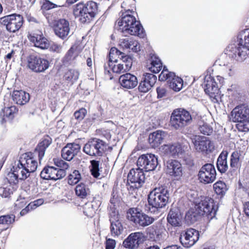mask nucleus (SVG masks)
Instances as JSON below:
<instances>
[{"label": "nucleus", "mask_w": 249, "mask_h": 249, "mask_svg": "<svg viewBox=\"0 0 249 249\" xmlns=\"http://www.w3.org/2000/svg\"><path fill=\"white\" fill-rule=\"evenodd\" d=\"M132 65L131 57L125 55L115 48H112L109 52L108 62L104 65L105 73H110L109 68L113 72L123 73L129 71Z\"/></svg>", "instance_id": "1"}, {"label": "nucleus", "mask_w": 249, "mask_h": 249, "mask_svg": "<svg viewBox=\"0 0 249 249\" xmlns=\"http://www.w3.org/2000/svg\"><path fill=\"white\" fill-rule=\"evenodd\" d=\"M217 208L213 199L208 198L190 209L186 213L185 219L190 223H194L201 216L206 214L208 218L214 217Z\"/></svg>", "instance_id": "2"}, {"label": "nucleus", "mask_w": 249, "mask_h": 249, "mask_svg": "<svg viewBox=\"0 0 249 249\" xmlns=\"http://www.w3.org/2000/svg\"><path fill=\"white\" fill-rule=\"evenodd\" d=\"M124 14L116 23L115 28L125 36L130 35L142 37L144 36L143 29L140 21L133 15Z\"/></svg>", "instance_id": "3"}, {"label": "nucleus", "mask_w": 249, "mask_h": 249, "mask_svg": "<svg viewBox=\"0 0 249 249\" xmlns=\"http://www.w3.org/2000/svg\"><path fill=\"white\" fill-rule=\"evenodd\" d=\"M98 11V4L93 0L86 3L80 2L73 6V13L79 18L82 23L89 22L95 16Z\"/></svg>", "instance_id": "4"}, {"label": "nucleus", "mask_w": 249, "mask_h": 249, "mask_svg": "<svg viewBox=\"0 0 249 249\" xmlns=\"http://www.w3.org/2000/svg\"><path fill=\"white\" fill-rule=\"evenodd\" d=\"M231 120L238 123L237 127L239 131H249V104H243L235 107L231 113Z\"/></svg>", "instance_id": "5"}, {"label": "nucleus", "mask_w": 249, "mask_h": 249, "mask_svg": "<svg viewBox=\"0 0 249 249\" xmlns=\"http://www.w3.org/2000/svg\"><path fill=\"white\" fill-rule=\"evenodd\" d=\"M169 198V194L167 187L161 186L155 188L150 192L148 196V202L153 208L160 209L167 205Z\"/></svg>", "instance_id": "6"}, {"label": "nucleus", "mask_w": 249, "mask_h": 249, "mask_svg": "<svg viewBox=\"0 0 249 249\" xmlns=\"http://www.w3.org/2000/svg\"><path fill=\"white\" fill-rule=\"evenodd\" d=\"M192 122L190 113L182 108L175 109L170 117V124L176 130H180Z\"/></svg>", "instance_id": "7"}, {"label": "nucleus", "mask_w": 249, "mask_h": 249, "mask_svg": "<svg viewBox=\"0 0 249 249\" xmlns=\"http://www.w3.org/2000/svg\"><path fill=\"white\" fill-rule=\"evenodd\" d=\"M107 149L106 143L103 141L93 138L86 143L83 151L91 156H101Z\"/></svg>", "instance_id": "8"}, {"label": "nucleus", "mask_w": 249, "mask_h": 249, "mask_svg": "<svg viewBox=\"0 0 249 249\" xmlns=\"http://www.w3.org/2000/svg\"><path fill=\"white\" fill-rule=\"evenodd\" d=\"M0 23L5 26L8 32L15 33L22 26L23 18L20 15L11 14L0 18Z\"/></svg>", "instance_id": "9"}, {"label": "nucleus", "mask_w": 249, "mask_h": 249, "mask_svg": "<svg viewBox=\"0 0 249 249\" xmlns=\"http://www.w3.org/2000/svg\"><path fill=\"white\" fill-rule=\"evenodd\" d=\"M159 79L161 81H167L169 87L175 91H179L182 88V79L176 76L175 73L169 71L165 66L159 75Z\"/></svg>", "instance_id": "10"}, {"label": "nucleus", "mask_w": 249, "mask_h": 249, "mask_svg": "<svg viewBox=\"0 0 249 249\" xmlns=\"http://www.w3.org/2000/svg\"><path fill=\"white\" fill-rule=\"evenodd\" d=\"M127 218L130 221L133 222L136 225L145 227L152 224L155 219L149 216L144 213L139 211L137 209H131L129 210V213H127Z\"/></svg>", "instance_id": "11"}, {"label": "nucleus", "mask_w": 249, "mask_h": 249, "mask_svg": "<svg viewBox=\"0 0 249 249\" xmlns=\"http://www.w3.org/2000/svg\"><path fill=\"white\" fill-rule=\"evenodd\" d=\"M248 49L239 44V41L230 44L226 48V54L237 61L242 62L248 55Z\"/></svg>", "instance_id": "12"}, {"label": "nucleus", "mask_w": 249, "mask_h": 249, "mask_svg": "<svg viewBox=\"0 0 249 249\" xmlns=\"http://www.w3.org/2000/svg\"><path fill=\"white\" fill-rule=\"evenodd\" d=\"M216 172L214 165L211 163H206L200 169L198 173V178L201 183L210 184L216 179Z\"/></svg>", "instance_id": "13"}, {"label": "nucleus", "mask_w": 249, "mask_h": 249, "mask_svg": "<svg viewBox=\"0 0 249 249\" xmlns=\"http://www.w3.org/2000/svg\"><path fill=\"white\" fill-rule=\"evenodd\" d=\"M137 165L145 172L154 171L158 165V158L152 154L142 155L137 161Z\"/></svg>", "instance_id": "14"}, {"label": "nucleus", "mask_w": 249, "mask_h": 249, "mask_svg": "<svg viewBox=\"0 0 249 249\" xmlns=\"http://www.w3.org/2000/svg\"><path fill=\"white\" fill-rule=\"evenodd\" d=\"M192 142L195 149L198 152L209 153L214 149V145L208 138L200 136H194Z\"/></svg>", "instance_id": "15"}, {"label": "nucleus", "mask_w": 249, "mask_h": 249, "mask_svg": "<svg viewBox=\"0 0 249 249\" xmlns=\"http://www.w3.org/2000/svg\"><path fill=\"white\" fill-rule=\"evenodd\" d=\"M199 233L198 231L190 228L182 232L180 235L179 240L182 245L186 248H190L198 240Z\"/></svg>", "instance_id": "16"}, {"label": "nucleus", "mask_w": 249, "mask_h": 249, "mask_svg": "<svg viewBox=\"0 0 249 249\" xmlns=\"http://www.w3.org/2000/svg\"><path fill=\"white\" fill-rule=\"evenodd\" d=\"M145 240V236L142 232L131 233L124 241L123 245L129 249H135L142 244Z\"/></svg>", "instance_id": "17"}, {"label": "nucleus", "mask_w": 249, "mask_h": 249, "mask_svg": "<svg viewBox=\"0 0 249 249\" xmlns=\"http://www.w3.org/2000/svg\"><path fill=\"white\" fill-rule=\"evenodd\" d=\"M215 65L221 67L220 70L225 76H231L235 73L234 64L231 60L225 58V55L215 61Z\"/></svg>", "instance_id": "18"}, {"label": "nucleus", "mask_w": 249, "mask_h": 249, "mask_svg": "<svg viewBox=\"0 0 249 249\" xmlns=\"http://www.w3.org/2000/svg\"><path fill=\"white\" fill-rule=\"evenodd\" d=\"M109 221L110 223V232L112 236H118L122 233L124 228L120 220L118 212L112 209L109 214Z\"/></svg>", "instance_id": "19"}, {"label": "nucleus", "mask_w": 249, "mask_h": 249, "mask_svg": "<svg viewBox=\"0 0 249 249\" xmlns=\"http://www.w3.org/2000/svg\"><path fill=\"white\" fill-rule=\"evenodd\" d=\"M165 170L166 173L176 178H179L183 174V167L181 164L178 160H168L165 163Z\"/></svg>", "instance_id": "20"}, {"label": "nucleus", "mask_w": 249, "mask_h": 249, "mask_svg": "<svg viewBox=\"0 0 249 249\" xmlns=\"http://www.w3.org/2000/svg\"><path fill=\"white\" fill-rule=\"evenodd\" d=\"M28 62L29 68L36 72H43L49 67V61L40 57L30 56L28 59Z\"/></svg>", "instance_id": "21"}, {"label": "nucleus", "mask_w": 249, "mask_h": 249, "mask_svg": "<svg viewBox=\"0 0 249 249\" xmlns=\"http://www.w3.org/2000/svg\"><path fill=\"white\" fill-rule=\"evenodd\" d=\"M30 41L36 47L41 49H48L50 46L49 41L46 38L40 31L30 33L28 36Z\"/></svg>", "instance_id": "22"}, {"label": "nucleus", "mask_w": 249, "mask_h": 249, "mask_svg": "<svg viewBox=\"0 0 249 249\" xmlns=\"http://www.w3.org/2000/svg\"><path fill=\"white\" fill-rule=\"evenodd\" d=\"M145 179L143 171L138 167L136 169H132L130 170L127 176V181L132 183L135 184V187L142 186L144 182Z\"/></svg>", "instance_id": "23"}, {"label": "nucleus", "mask_w": 249, "mask_h": 249, "mask_svg": "<svg viewBox=\"0 0 249 249\" xmlns=\"http://www.w3.org/2000/svg\"><path fill=\"white\" fill-rule=\"evenodd\" d=\"M18 161L20 162L21 166H23L29 174L31 173L34 172L37 169V162L31 153L22 154Z\"/></svg>", "instance_id": "24"}, {"label": "nucleus", "mask_w": 249, "mask_h": 249, "mask_svg": "<svg viewBox=\"0 0 249 249\" xmlns=\"http://www.w3.org/2000/svg\"><path fill=\"white\" fill-rule=\"evenodd\" d=\"M157 76L152 73H146L140 83L138 89L140 92H146L154 85Z\"/></svg>", "instance_id": "25"}, {"label": "nucleus", "mask_w": 249, "mask_h": 249, "mask_svg": "<svg viewBox=\"0 0 249 249\" xmlns=\"http://www.w3.org/2000/svg\"><path fill=\"white\" fill-rule=\"evenodd\" d=\"M41 177L44 179L57 180L62 177V170L53 166L45 167L40 173Z\"/></svg>", "instance_id": "26"}, {"label": "nucleus", "mask_w": 249, "mask_h": 249, "mask_svg": "<svg viewBox=\"0 0 249 249\" xmlns=\"http://www.w3.org/2000/svg\"><path fill=\"white\" fill-rule=\"evenodd\" d=\"M202 85L205 93L212 97L215 96V94L218 93L219 89L217 83L213 78L210 75L205 76Z\"/></svg>", "instance_id": "27"}, {"label": "nucleus", "mask_w": 249, "mask_h": 249, "mask_svg": "<svg viewBox=\"0 0 249 249\" xmlns=\"http://www.w3.org/2000/svg\"><path fill=\"white\" fill-rule=\"evenodd\" d=\"M119 80L121 86L126 89H132L138 85L137 78L130 73L121 75Z\"/></svg>", "instance_id": "28"}, {"label": "nucleus", "mask_w": 249, "mask_h": 249, "mask_svg": "<svg viewBox=\"0 0 249 249\" xmlns=\"http://www.w3.org/2000/svg\"><path fill=\"white\" fill-rule=\"evenodd\" d=\"M167 220L172 226L180 227L182 225V216L179 210L176 207L170 209Z\"/></svg>", "instance_id": "29"}, {"label": "nucleus", "mask_w": 249, "mask_h": 249, "mask_svg": "<svg viewBox=\"0 0 249 249\" xmlns=\"http://www.w3.org/2000/svg\"><path fill=\"white\" fill-rule=\"evenodd\" d=\"M11 96L13 102L20 106L26 104L30 100L29 94L22 90H14Z\"/></svg>", "instance_id": "30"}, {"label": "nucleus", "mask_w": 249, "mask_h": 249, "mask_svg": "<svg viewBox=\"0 0 249 249\" xmlns=\"http://www.w3.org/2000/svg\"><path fill=\"white\" fill-rule=\"evenodd\" d=\"M166 133L162 131L158 130L151 133L149 136V142L153 148L158 147L162 142Z\"/></svg>", "instance_id": "31"}, {"label": "nucleus", "mask_w": 249, "mask_h": 249, "mask_svg": "<svg viewBox=\"0 0 249 249\" xmlns=\"http://www.w3.org/2000/svg\"><path fill=\"white\" fill-rule=\"evenodd\" d=\"M18 112V108L15 106L5 107L1 109L0 116L3 121H9L15 117Z\"/></svg>", "instance_id": "32"}, {"label": "nucleus", "mask_w": 249, "mask_h": 249, "mask_svg": "<svg viewBox=\"0 0 249 249\" xmlns=\"http://www.w3.org/2000/svg\"><path fill=\"white\" fill-rule=\"evenodd\" d=\"M228 154L229 152L227 150H223L217 158L216 166L221 173H225L228 169L227 163Z\"/></svg>", "instance_id": "33"}, {"label": "nucleus", "mask_w": 249, "mask_h": 249, "mask_svg": "<svg viewBox=\"0 0 249 249\" xmlns=\"http://www.w3.org/2000/svg\"><path fill=\"white\" fill-rule=\"evenodd\" d=\"M119 45L124 50H128L130 48V46H133V52L137 53L141 50V46L140 43L136 40L132 39L123 38L121 39L119 41Z\"/></svg>", "instance_id": "34"}, {"label": "nucleus", "mask_w": 249, "mask_h": 249, "mask_svg": "<svg viewBox=\"0 0 249 249\" xmlns=\"http://www.w3.org/2000/svg\"><path fill=\"white\" fill-rule=\"evenodd\" d=\"M239 44L243 45L245 48L248 49L249 52V29H245L241 31L237 36Z\"/></svg>", "instance_id": "35"}, {"label": "nucleus", "mask_w": 249, "mask_h": 249, "mask_svg": "<svg viewBox=\"0 0 249 249\" xmlns=\"http://www.w3.org/2000/svg\"><path fill=\"white\" fill-rule=\"evenodd\" d=\"M150 61V66L149 67V69L154 73L159 72L162 68V63L159 58L153 55L151 56Z\"/></svg>", "instance_id": "36"}, {"label": "nucleus", "mask_w": 249, "mask_h": 249, "mask_svg": "<svg viewBox=\"0 0 249 249\" xmlns=\"http://www.w3.org/2000/svg\"><path fill=\"white\" fill-rule=\"evenodd\" d=\"M13 169L15 173L18 175L19 179L24 180L27 178L30 174L24 168L23 166H21L20 162L18 161L17 164H15L13 167Z\"/></svg>", "instance_id": "37"}, {"label": "nucleus", "mask_w": 249, "mask_h": 249, "mask_svg": "<svg viewBox=\"0 0 249 249\" xmlns=\"http://www.w3.org/2000/svg\"><path fill=\"white\" fill-rule=\"evenodd\" d=\"M76 152V148H74L73 144H67L63 147V159L68 161L71 160L73 158Z\"/></svg>", "instance_id": "38"}, {"label": "nucleus", "mask_w": 249, "mask_h": 249, "mask_svg": "<svg viewBox=\"0 0 249 249\" xmlns=\"http://www.w3.org/2000/svg\"><path fill=\"white\" fill-rule=\"evenodd\" d=\"M241 154L238 151H234L232 153L230 157V166L235 170L241 166Z\"/></svg>", "instance_id": "39"}, {"label": "nucleus", "mask_w": 249, "mask_h": 249, "mask_svg": "<svg viewBox=\"0 0 249 249\" xmlns=\"http://www.w3.org/2000/svg\"><path fill=\"white\" fill-rule=\"evenodd\" d=\"M79 73L75 70H69L65 72L64 77L68 83H71V85L77 80L79 77Z\"/></svg>", "instance_id": "40"}, {"label": "nucleus", "mask_w": 249, "mask_h": 249, "mask_svg": "<svg viewBox=\"0 0 249 249\" xmlns=\"http://www.w3.org/2000/svg\"><path fill=\"white\" fill-rule=\"evenodd\" d=\"M214 191L218 195L223 196L228 190L227 185L222 181H218L213 185Z\"/></svg>", "instance_id": "41"}, {"label": "nucleus", "mask_w": 249, "mask_h": 249, "mask_svg": "<svg viewBox=\"0 0 249 249\" xmlns=\"http://www.w3.org/2000/svg\"><path fill=\"white\" fill-rule=\"evenodd\" d=\"M97 210V206L96 202H91L86 204L84 208V213L87 216L92 217L94 216Z\"/></svg>", "instance_id": "42"}, {"label": "nucleus", "mask_w": 249, "mask_h": 249, "mask_svg": "<svg viewBox=\"0 0 249 249\" xmlns=\"http://www.w3.org/2000/svg\"><path fill=\"white\" fill-rule=\"evenodd\" d=\"M51 142V138L47 137L39 142L36 148V150L38 151L39 157L44 156L45 149L50 145Z\"/></svg>", "instance_id": "43"}, {"label": "nucleus", "mask_w": 249, "mask_h": 249, "mask_svg": "<svg viewBox=\"0 0 249 249\" xmlns=\"http://www.w3.org/2000/svg\"><path fill=\"white\" fill-rule=\"evenodd\" d=\"M75 190L76 195L82 198H85L89 192V188L83 183L77 185Z\"/></svg>", "instance_id": "44"}, {"label": "nucleus", "mask_w": 249, "mask_h": 249, "mask_svg": "<svg viewBox=\"0 0 249 249\" xmlns=\"http://www.w3.org/2000/svg\"><path fill=\"white\" fill-rule=\"evenodd\" d=\"M168 149L170 154L174 157L178 156L183 152L181 145L178 143L168 146Z\"/></svg>", "instance_id": "45"}, {"label": "nucleus", "mask_w": 249, "mask_h": 249, "mask_svg": "<svg viewBox=\"0 0 249 249\" xmlns=\"http://www.w3.org/2000/svg\"><path fill=\"white\" fill-rule=\"evenodd\" d=\"M81 175L77 170H74L72 174L68 176V183L70 185H74L78 183L81 179Z\"/></svg>", "instance_id": "46"}, {"label": "nucleus", "mask_w": 249, "mask_h": 249, "mask_svg": "<svg viewBox=\"0 0 249 249\" xmlns=\"http://www.w3.org/2000/svg\"><path fill=\"white\" fill-rule=\"evenodd\" d=\"M134 0H124L122 3L121 7L125 11V15L134 12Z\"/></svg>", "instance_id": "47"}, {"label": "nucleus", "mask_w": 249, "mask_h": 249, "mask_svg": "<svg viewBox=\"0 0 249 249\" xmlns=\"http://www.w3.org/2000/svg\"><path fill=\"white\" fill-rule=\"evenodd\" d=\"M91 168L90 172L93 177L98 178L100 175L99 173V164L100 162L96 160H92L90 161Z\"/></svg>", "instance_id": "48"}, {"label": "nucleus", "mask_w": 249, "mask_h": 249, "mask_svg": "<svg viewBox=\"0 0 249 249\" xmlns=\"http://www.w3.org/2000/svg\"><path fill=\"white\" fill-rule=\"evenodd\" d=\"M199 130L201 133L206 135H211L213 131L212 127L206 123H203L202 124H199Z\"/></svg>", "instance_id": "49"}, {"label": "nucleus", "mask_w": 249, "mask_h": 249, "mask_svg": "<svg viewBox=\"0 0 249 249\" xmlns=\"http://www.w3.org/2000/svg\"><path fill=\"white\" fill-rule=\"evenodd\" d=\"M7 179L10 184H16L18 182L19 178L18 175L15 173L12 169L11 172H9L7 176Z\"/></svg>", "instance_id": "50"}, {"label": "nucleus", "mask_w": 249, "mask_h": 249, "mask_svg": "<svg viewBox=\"0 0 249 249\" xmlns=\"http://www.w3.org/2000/svg\"><path fill=\"white\" fill-rule=\"evenodd\" d=\"M14 220L15 216L13 215L0 216V224L9 225L12 223Z\"/></svg>", "instance_id": "51"}, {"label": "nucleus", "mask_w": 249, "mask_h": 249, "mask_svg": "<svg viewBox=\"0 0 249 249\" xmlns=\"http://www.w3.org/2000/svg\"><path fill=\"white\" fill-rule=\"evenodd\" d=\"M76 48L77 47L74 46L71 48L65 56L66 61H68L73 59L77 56L78 53L76 52Z\"/></svg>", "instance_id": "52"}, {"label": "nucleus", "mask_w": 249, "mask_h": 249, "mask_svg": "<svg viewBox=\"0 0 249 249\" xmlns=\"http://www.w3.org/2000/svg\"><path fill=\"white\" fill-rule=\"evenodd\" d=\"M87 113V110L84 108H81L75 111L74 113L75 118L79 121L82 120Z\"/></svg>", "instance_id": "53"}, {"label": "nucleus", "mask_w": 249, "mask_h": 249, "mask_svg": "<svg viewBox=\"0 0 249 249\" xmlns=\"http://www.w3.org/2000/svg\"><path fill=\"white\" fill-rule=\"evenodd\" d=\"M12 193L10 189L7 187H0V198L9 196Z\"/></svg>", "instance_id": "54"}, {"label": "nucleus", "mask_w": 249, "mask_h": 249, "mask_svg": "<svg viewBox=\"0 0 249 249\" xmlns=\"http://www.w3.org/2000/svg\"><path fill=\"white\" fill-rule=\"evenodd\" d=\"M58 6L51 2H50L49 0H44L42 5V9L45 10H49L52 8L57 7Z\"/></svg>", "instance_id": "55"}, {"label": "nucleus", "mask_w": 249, "mask_h": 249, "mask_svg": "<svg viewBox=\"0 0 249 249\" xmlns=\"http://www.w3.org/2000/svg\"><path fill=\"white\" fill-rule=\"evenodd\" d=\"M62 27V23L61 21H58L54 25V32L58 36L62 37V32L61 28Z\"/></svg>", "instance_id": "56"}, {"label": "nucleus", "mask_w": 249, "mask_h": 249, "mask_svg": "<svg viewBox=\"0 0 249 249\" xmlns=\"http://www.w3.org/2000/svg\"><path fill=\"white\" fill-rule=\"evenodd\" d=\"M70 34V27L68 21L63 19V39Z\"/></svg>", "instance_id": "57"}, {"label": "nucleus", "mask_w": 249, "mask_h": 249, "mask_svg": "<svg viewBox=\"0 0 249 249\" xmlns=\"http://www.w3.org/2000/svg\"><path fill=\"white\" fill-rule=\"evenodd\" d=\"M44 200L43 199L40 198L28 204V208H31V209H35L37 207L43 204Z\"/></svg>", "instance_id": "58"}, {"label": "nucleus", "mask_w": 249, "mask_h": 249, "mask_svg": "<svg viewBox=\"0 0 249 249\" xmlns=\"http://www.w3.org/2000/svg\"><path fill=\"white\" fill-rule=\"evenodd\" d=\"M116 241L114 239L107 238L106 242V249H114L116 246Z\"/></svg>", "instance_id": "59"}, {"label": "nucleus", "mask_w": 249, "mask_h": 249, "mask_svg": "<svg viewBox=\"0 0 249 249\" xmlns=\"http://www.w3.org/2000/svg\"><path fill=\"white\" fill-rule=\"evenodd\" d=\"M26 205V202L24 198H20L18 199L15 203V206L18 209H21Z\"/></svg>", "instance_id": "60"}, {"label": "nucleus", "mask_w": 249, "mask_h": 249, "mask_svg": "<svg viewBox=\"0 0 249 249\" xmlns=\"http://www.w3.org/2000/svg\"><path fill=\"white\" fill-rule=\"evenodd\" d=\"M157 92L158 94V98H161L165 96L166 94V90L163 88H157Z\"/></svg>", "instance_id": "61"}, {"label": "nucleus", "mask_w": 249, "mask_h": 249, "mask_svg": "<svg viewBox=\"0 0 249 249\" xmlns=\"http://www.w3.org/2000/svg\"><path fill=\"white\" fill-rule=\"evenodd\" d=\"M154 226H151L148 228V232L149 233V236L150 238H154L155 235L157 234V232L156 231H151V230L152 229H154Z\"/></svg>", "instance_id": "62"}, {"label": "nucleus", "mask_w": 249, "mask_h": 249, "mask_svg": "<svg viewBox=\"0 0 249 249\" xmlns=\"http://www.w3.org/2000/svg\"><path fill=\"white\" fill-rule=\"evenodd\" d=\"M244 211L245 214L249 216V202H246L244 205Z\"/></svg>", "instance_id": "63"}, {"label": "nucleus", "mask_w": 249, "mask_h": 249, "mask_svg": "<svg viewBox=\"0 0 249 249\" xmlns=\"http://www.w3.org/2000/svg\"><path fill=\"white\" fill-rule=\"evenodd\" d=\"M54 163L55 165L58 167H61L62 165V162L61 160H59L58 159H53Z\"/></svg>", "instance_id": "64"}]
</instances>
